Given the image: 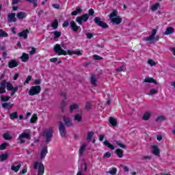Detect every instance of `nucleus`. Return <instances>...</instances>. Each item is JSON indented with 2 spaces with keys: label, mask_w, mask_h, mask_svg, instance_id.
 Masks as SVG:
<instances>
[{
  "label": "nucleus",
  "mask_w": 175,
  "mask_h": 175,
  "mask_svg": "<svg viewBox=\"0 0 175 175\" xmlns=\"http://www.w3.org/2000/svg\"><path fill=\"white\" fill-rule=\"evenodd\" d=\"M32 79V76L29 75L25 81L24 85L29 84V81Z\"/></svg>",
  "instance_id": "603ef678"
},
{
  "label": "nucleus",
  "mask_w": 175,
  "mask_h": 175,
  "mask_svg": "<svg viewBox=\"0 0 175 175\" xmlns=\"http://www.w3.org/2000/svg\"><path fill=\"white\" fill-rule=\"evenodd\" d=\"M16 17L18 20H24L27 17V13L25 12H19L16 14Z\"/></svg>",
  "instance_id": "aec40b11"
},
{
  "label": "nucleus",
  "mask_w": 175,
  "mask_h": 175,
  "mask_svg": "<svg viewBox=\"0 0 175 175\" xmlns=\"http://www.w3.org/2000/svg\"><path fill=\"white\" fill-rule=\"evenodd\" d=\"M10 118L12 119V120H14L16 118H18V113H17V112H14L12 113H10Z\"/></svg>",
  "instance_id": "ea45409f"
},
{
  "label": "nucleus",
  "mask_w": 175,
  "mask_h": 175,
  "mask_svg": "<svg viewBox=\"0 0 175 175\" xmlns=\"http://www.w3.org/2000/svg\"><path fill=\"white\" fill-rule=\"evenodd\" d=\"M43 174H44V165H43V163L40 162L37 175H43Z\"/></svg>",
  "instance_id": "a211bd4d"
},
{
  "label": "nucleus",
  "mask_w": 175,
  "mask_h": 175,
  "mask_svg": "<svg viewBox=\"0 0 175 175\" xmlns=\"http://www.w3.org/2000/svg\"><path fill=\"white\" fill-rule=\"evenodd\" d=\"M9 99H10V96H1V100L2 102H8V100H9Z\"/></svg>",
  "instance_id": "c03bdc74"
},
{
  "label": "nucleus",
  "mask_w": 175,
  "mask_h": 175,
  "mask_svg": "<svg viewBox=\"0 0 175 175\" xmlns=\"http://www.w3.org/2000/svg\"><path fill=\"white\" fill-rule=\"evenodd\" d=\"M64 125L68 127L73 126V122L72 119L68 116H64L63 118Z\"/></svg>",
  "instance_id": "1a4fd4ad"
},
{
  "label": "nucleus",
  "mask_w": 175,
  "mask_h": 175,
  "mask_svg": "<svg viewBox=\"0 0 175 175\" xmlns=\"http://www.w3.org/2000/svg\"><path fill=\"white\" fill-rule=\"evenodd\" d=\"M155 94H158V90L157 89H152L150 90V92L148 94V95H155Z\"/></svg>",
  "instance_id": "a18cd8bd"
},
{
  "label": "nucleus",
  "mask_w": 175,
  "mask_h": 175,
  "mask_svg": "<svg viewBox=\"0 0 175 175\" xmlns=\"http://www.w3.org/2000/svg\"><path fill=\"white\" fill-rule=\"evenodd\" d=\"M92 136H94V133H92V132H89L88 133V137H87V139L88 140V141H90V140H92Z\"/></svg>",
  "instance_id": "5fc2aeb1"
},
{
  "label": "nucleus",
  "mask_w": 175,
  "mask_h": 175,
  "mask_svg": "<svg viewBox=\"0 0 175 175\" xmlns=\"http://www.w3.org/2000/svg\"><path fill=\"white\" fill-rule=\"evenodd\" d=\"M21 59L22 60V62H27V61L29 59V55L23 53L21 57Z\"/></svg>",
  "instance_id": "393cba45"
},
{
  "label": "nucleus",
  "mask_w": 175,
  "mask_h": 175,
  "mask_svg": "<svg viewBox=\"0 0 175 175\" xmlns=\"http://www.w3.org/2000/svg\"><path fill=\"white\" fill-rule=\"evenodd\" d=\"M94 23L96 25L103 28V29H107V28H109L107 23L102 21V19L98 16L94 18Z\"/></svg>",
  "instance_id": "39448f33"
},
{
  "label": "nucleus",
  "mask_w": 175,
  "mask_h": 175,
  "mask_svg": "<svg viewBox=\"0 0 175 175\" xmlns=\"http://www.w3.org/2000/svg\"><path fill=\"white\" fill-rule=\"evenodd\" d=\"M70 27L71 28L72 30L74 31V32H79V30L80 29V26H77V25L76 24V23L75 21H71L70 23Z\"/></svg>",
  "instance_id": "2eb2a0df"
},
{
  "label": "nucleus",
  "mask_w": 175,
  "mask_h": 175,
  "mask_svg": "<svg viewBox=\"0 0 175 175\" xmlns=\"http://www.w3.org/2000/svg\"><path fill=\"white\" fill-rule=\"evenodd\" d=\"M40 83H42V80L40 79H36L34 81V83L36 85H39V84H40Z\"/></svg>",
  "instance_id": "0e129e2a"
},
{
  "label": "nucleus",
  "mask_w": 175,
  "mask_h": 175,
  "mask_svg": "<svg viewBox=\"0 0 175 175\" xmlns=\"http://www.w3.org/2000/svg\"><path fill=\"white\" fill-rule=\"evenodd\" d=\"M53 51L55 54H57V55H68H68H72V54H73V51H68L66 52V51L62 49V48H61V45L59 44L54 46Z\"/></svg>",
  "instance_id": "f257e3e1"
},
{
  "label": "nucleus",
  "mask_w": 175,
  "mask_h": 175,
  "mask_svg": "<svg viewBox=\"0 0 175 175\" xmlns=\"http://www.w3.org/2000/svg\"><path fill=\"white\" fill-rule=\"evenodd\" d=\"M94 13H95V12L94 11V9H92V8L90 9L88 11L89 16H94Z\"/></svg>",
  "instance_id": "680f3d73"
},
{
  "label": "nucleus",
  "mask_w": 175,
  "mask_h": 175,
  "mask_svg": "<svg viewBox=\"0 0 175 175\" xmlns=\"http://www.w3.org/2000/svg\"><path fill=\"white\" fill-rule=\"evenodd\" d=\"M166 120V118L163 116H158L156 119V122H158L159 121H165Z\"/></svg>",
  "instance_id": "8fccbe9b"
},
{
  "label": "nucleus",
  "mask_w": 175,
  "mask_h": 175,
  "mask_svg": "<svg viewBox=\"0 0 175 175\" xmlns=\"http://www.w3.org/2000/svg\"><path fill=\"white\" fill-rule=\"evenodd\" d=\"M69 26V22L68 21H64V23L62 24L63 28H66V27Z\"/></svg>",
  "instance_id": "e2e57ef3"
},
{
  "label": "nucleus",
  "mask_w": 175,
  "mask_h": 175,
  "mask_svg": "<svg viewBox=\"0 0 175 175\" xmlns=\"http://www.w3.org/2000/svg\"><path fill=\"white\" fill-rule=\"evenodd\" d=\"M8 157H9V154L8 152L0 154V161L1 162H3V161H6V159H8Z\"/></svg>",
  "instance_id": "c85d7f7f"
},
{
  "label": "nucleus",
  "mask_w": 175,
  "mask_h": 175,
  "mask_svg": "<svg viewBox=\"0 0 175 175\" xmlns=\"http://www.w3.org/2000/svg\"><path fill=\"white\" fill-rule=\"evenodd\" d=\"M1 50H4V51H3V57L4 58H6V56L8 55V50L5 49V47H4V46L1 47Z\"/></svg>",
  "instance_id": "6e6d98bb"
},
{
  "label": "nucleus",
  "mask_w": 175,
  "mask_h": 175,
  "mask_svg": "<svg viewBox=\"0 0 175 175\" xmlns=\"http://www.w3.org/2000/svg\"><path fill=\"white\" fill-rule=\"evenodd\" d=\"M116 153L119 158H122V157H124V150L122 149H117Z\"/></svg>",
  "instance_id": "7c9ffc66"
},
{
  "label": "nucleus",
  "mask_w": 175,
  "mask_h": 175,
  "mask_svg": "<svg viewBox=\"0 0 175 175\" xmlns=\"http://www.w3.org/2000/svg\"><path fill=\"white\" fill-rule=\"evenodd\" d=\"M12 107H13V104L10 103H3L2 104L3 109H12Z\"/></svg>",
  "instance_id": "c756f323"
},
{
  "label": "nucleus",
  "mask_w": 175,
  "mask_h": 175,
  "mask_svg": "<svg viewBox=\"0 0 175 175\" xmlns=\"http://www.w3.org/2000/svg\"><path fill=\"white\" fill-rule=\"evenodd\" d=\"M65 106H66V101L63 100L60 104L62 111H64V110H65Z\"/></svg>",
  "instance_id": "09e8293b"
},
{
  "label": "nucleus",
  "mask_w": 175,
  "mask_h": 175,
  "mask_svg": "<svg viewBox=\"0 0 175 175\" xmlns=\"http://www.w3.org/2000/svg\"><path fill=\"white\" fill-rule=\"evenodd\" d=\"M54 133V129L53 127H50L47 131L44 132V136L46 137V143L49 144L51 142V137H53V134Z\"/></svg>",
  "instance_id": "7ed1b4c3"
},
{
  "label": "nucleus",
  "mask_w": 175,
  "mask_h": 175,
  "mask_svg": "<svg viewBox=\"0 0 175 175\" xmlns=\"http://www.w3.org/2000/svg\"><path fill=\"white\" fill-rule=\"evenodd\" d=\"M59 131L62 137L66 136V127H65V124L62 122H59Z\"/></svg>",
  "instance_id": "6e6552de"
},
{
  "label": "nucleus",
  "mask_w": 175,
  "mask_h": 175,
  "mask_svg": "<svg viewBox=\"0 0 175 175\" xmlns=\"http://www.w3.org/2000/svg\"><path fill=\"white\" fill-rule=\"evenodd\" d=\"M7 87L8 91H12L13 90V85L10 82L5 81V88Z\"/></svg>",
  "instance_id": "c9c22d12"
},
{
  "label": "nucleus",
  "mask_w": 175,
  "mask_h": 175,
  "mask_svg": "<svg viewBox=\"0 0 175 175\" xmlns=\"http://www.w3.org/2000/svg\"><path fill=\"white\" fill-rule=\"evenodd\" d=\"M107 173H109V174H111V175H116L117 174V168L112 167L110 170L107 172Z\"/></svg>",
  "instance_id": "72a5a7b5"
},
{
  "label": "nucleus",
  "mask_w": 175,
  "mask_h": 175,
  "mask_svg": "<svg viewBox=\"0 0 175 175\" xmlns=\"http://www.w3.org/2000/svg\"><path fill=\"white\" fill-rule=\"evenodd\" d=\"M86 148H87V144H85V143L82 144L79 150V158H81V157H83V155H84V152L85 151Z\"/></svg>",
  "instance_id": "ddd939ff"
},
{
  "label": "nucleus",
  "mask_w": 175,
  "mask_h": 175,
  "mask_svg": "<svg viewBox=\"0 0 175 175\" xmlns=\"http://www.w3.org/2000/svg\"><path fill=\"white\" fill-rule=\"evenodd\" d=\"M159 8V3H157L154 5H152L150 9L152 12H155V10H158Z\"/></svg>",
  "instance_id": "4c0bfd02"
},
{
  "label": "nucleus",
  "mask_w": 175,
  "mask_h": 175,
  "mask_svg": "<svg viewBox=\"0 0 175 175\" xmlns=\"http://www.w3.org/2000/svg\"><path fill=\"white\" fill-rule=\"evenodd\" d=\"M53 39H57L58 38L61 37V31H55L53 32Z\"/></svg>",
  "instance_id": "58836bf2"
},
{
  "label": "nucleus",
  "mask_w": 175,
  "mask_h": 175,
  "mask_svg": "<svg viewBox=\"0 0 175 175\" xmlns=\"http://www.w3.org/2000/svg\"><path fill=\"white\" fill-rule=\"evenodd\" d=\"M20 65V62L16 59H12L8 62V68L13 69V68H17Z\"/></svg>",
  "instance_id": "9d476101"
},
{
  "label": "nucleus",
  "mask_w": 175,
  "mask_h": 175,
  "mask_svg": "<svg viewBox=\"0 0 175 175\" xmlns=\"http://www.w3.org/2000/svg\"><path fill=\"white\" fill-rule=\"evenodd\" d=\"M28 33H29V30H28V29H26L18 33V36H19V38H23V39H28Z\"/></svg>",
  "instance_id": "4468645a"
},
{
  "label": "nucleus",
  "mask_w": 175,
  "mask_h": 175,
  "mask_svg": "<svg viewBox=\"0 0 175 175\" xmlns=\"http://www.w3.org/2000/svg\"><path fill=\"white\" fill-rule=\"evenodd\" d=\"M40 91H42L40 85L31 86L29 90V95H30V96L38 95L40 94Z\"/></svg>",
  "instance_id": "20e7f679"
},
{
  "label": "nucleus",
  "mask_w": 175,
  "mask_h": 175,
  "mask_svg": "<svg viewBox=\"0 0 175 175\" xmlns=\"http://www.w3.org/2000/svg\"><path fill=\"white\" fill-rule=\"evenodd\" d=\"M8 33L5 32V31L0 29V38H8Z\"/></svg>",
  "instance_id": "79ce46f5"
},
{
  "label": "nucleus",
  "mask_w": 175,
  "mask_h": 175,
  "mask_svg": "<svg viewBox=\"0 0 175 175\" xmlns=\"http://www.w3.org/2000/svg\"><path fill=\"white\" fill-rule=\"evenodd\" d=\"M38 120V116L36 115V113H34L33 116H32V117H31V120H30V122L31 123V124H35V122H36V120Z\"/></svg>",
  "instance_id": "e433bc0d"
},
{
  "label": "nucleus",
  "mask_w": 175,
  "mask_h": 175,
  "mask_svg": "<svg viewBox=\"0 0 175 175\" xmlns=\"http://www.w3.org/2000/svg\"><path fill=\"white\" fill-rule=\"evenodd\" d=\"M57 61H58V58H57V57L50 59V62H53V64H55V62H57Z\"/></svg>",
  "instance_id": "69168bd1"
},
{
  "label": "nucleus",
  "mask_w": 175,
  "mask_h": 175,
  "mask_svg": "<svg viewBox=\"0 0 175 175\" xmlns=\"http://www.w3.org/2000/svg\"><path fill=\"white\" fill-rule=\"evenodd\" d=\"M8 23H16L17 21V18H16V13L11 12L8 15Z\"/></svg>",
  "instance_id": "f8f14e48"
},
{
  "label": "nucleus",
  "mask_w": 175,
  "mask_h": 175,
  "mask_svg": "<svg viewBox=\"0 0 175 175\" xmlns=\"http://www.w3.org/2000/svg\"><path fill=\"white\" fill-rule=\"evenodd\" d=\"M107 147H108V148H110L111 150H114V146L111 145L110 143H108L107 145Z\"/></svg>",
  "instance_id": "774afa93"
},
{
  "label": "nucleus",
  "mask_w": 175,
  "mask_h": 175,
  "mask_svg": "<svg viewBox=\"0 0 175 175\" xmlns=\"http://www.w3.org/2000/svg\"><path fill=\"white\" fill-rule=\"evenodd\" d=\"M115 144L120 147V148H126V146L120 142V141H115Z\"/></svg>",
  "instance_id": "37998d69"
},
{
  "label": "nucleus",
  "mask_w": 175,
  "mask_h": 175,
  "mask_svg": "<svg viewBox=\"0 0 175 175\" xmlns=\"http://www.w3.org/2000/svg\"><path fill=\"white\" fill-rule=\"evenodd\" d=\"M90 83L94 87H96V76L94 74H92L90 77Z\"/></svg>",
  "instance_id": "4be33fe9"
},
{
  "label": "nucleus",
  "mask_w": 175,
  "mask_h": 175,
  "mask_svg": "<svg viewBox=\"0 0 175 175\" xmlns=\"http://www.w3.org/2000/svg\"><path fill=\"white\" fill-rule=\"evenodd\" d=\"M38 166H39V161H36L34 163V166H33V168L35 170H36V169H38Z\"/></svg>",
  "instance_id": "338daca9"
},
{
  "label": "nucleus",
  "mask_w": 175,
  "mask_h": 175,
  "mask_svg": "<svg viewBox=\"0 0 175 175\" xmlns=\"http://www.w3.org/2000/svg\"><path fill=\"white\" fill-rule=\"evenodd\" d=\"M31 133L32 132L31 131V130H29L27 132L22 133L18 137V140H20L22 144L25 143V140L24 139H27V140H31Z\"/></svg>",
  "instance_id": "f03ea898"
},
{
  "label": "nucleus",
  "mask_w": 175,
  "mask_h": 175,
  "mask_svg": "<svg viewBox=\"0 0 175 175\" xmlns=\"http://www.w3.org/2000/svg\"><path fill=\"white\" fill-rule=\"evenodd\" d=\"M116 13H117V11L113 10L109 15V18L110 21H111V20H114V18H116V17H118V16H117V14H116Z\"/></svg>",
  "instance_id": "f704fd0d"
},
{
  "label": "nucleus",
  "mask_w": 175,
  "mask_h": 175,
  "mask_svg": "<svg viewBox=\"0 0 175 175\" xmlns=\"http://www.w3.org/2000/svg\"><path fill=\"white\" fill-rule=\"evenodd\" d=\"M150 117H151V113H150V112H146L144 114L143 120L144 121H148V120H150Z\"/></svg>",
  "instance_id": "473e14b6"
},
{
  "label": "nucleus",
  "mask_w": 175,
  "mask_h": 175,
  "mask_svg": "<svg viewBox=\"0 0 175 175\" xmlns=\"http://www.w3.org/2000/svg\"><path fill=\"white\" fill-rule=\"evenodd\" d=\"M109 124L112 125L113 127L117 126V119L113 117H110L109 120Z\"/></svg>",
  "instance_id": "a878e982"
},
{
  "label": "nucleus",
  "mask_w": 175,
  "mask_h": 175,
  "mask_svg": "<svg viewBox=\"0 0 175 175\" xmlns=\"http://www.w3.org/2000/svg\"><path fill=\"white\" fill-rule=\"evenodd\" d=\"M144 83H153V84H158V82L157 80L154 79L153 78L151 77H146L144 80Z\"/></svg>",
  "instance_id": "b1692460"
},
{
  "label": "nucleus",
  "mask_w": 175,
  "mask_h": 175,
  "mask_svg": "<svg viewBox=\"0 0 175 175\" xmlns=\"http://www.w3.org/2000/svg\"><path fill=\"white\" fill-rule=\"evenodd\" d=\"M8 146H9V144L7 142H4L2 144L0 145V150H6V147H8Z\"/></svg>",
  "instance_id": "a19ab883"
},
{
  "label": "nucleus",
  "mask_w": 175,
  "mask_h": 175,
  "mask_svg": "<svg viewBox=\"0 0 175 175\" xmlns=\"http://www.w3.org/2000/svg\"><path fill=\"white\" fill-rule=\"evenodd\" d=\"M74 121H75V122H81V121H83V117L81 116V115L77 113L74 116Z\"/></svg>",
  "instance_id": "5701e85b"
},
{
  "label": "nucleus",
  "mask_w": 175,
  "mask_h": 175,
  "mask_svg": "<svg viewBox=\"0 0 175 175\" xmlns=\"http://www.w3.org/2000/svg\"><path fill=\"white\" fill-rule=\"evenodd\" d=\"M126 70V68H125V66H122L116 69V72H125Z\"/></svg>",
  "instance_id": "49530a36"
},
{
  "label": "nucleus",
  "mask_w": 175,
  "mask_h": 175,
  "mask_svg": "<svg viewBox=\"0 0 175 175\" xmlns=\"http://www.w3.org/2000/svg\"><path fill=\"white\" fill-rule=\"evenodd\" d=\"M93 58L94 59H95L96 61H100L102 59H103V57L98 55H93Z\"/></svg>",
  "instance_id": "3c124183"
},
{
  "label": "nucleus",
  "mask_w": 175,
  "mask_h": 175,
  "mask_svg": "<svg viewBox=\"0 0 175 175\" xmlns=\"http://www.w3.org/2000/svg\"><path fill=\"white\" fill-rule=\"evenodd\" d=\"M6 92V81H2L0 83V94H5Z\"/></svg>",
  "instance_id": "f3484780"
},
{
  "label": "nucleus",
  "mask_w": 175,
  "mask_h": 175,
  "mask_svg": "<svg viewBox=\"0 0 175 175\" xmlns=\"http://www.w3.org/2000/svg\"><path fill=\"white\" fill-rule=\"evenodd\" d=\"M89 18H90V15H88V14H85L81 16L77 17L76 21L77 23H78V24H79V25H83V21L85 23L88 21Z\"/></svg>",
  "instance_id": "0eeeda50"
},
{
  "label": "nucleus",
  "mask_w": 175,
  "mask_h": 175,
  "mask_svg": "<svg viewBox=\"0 0 175 175\" xmlns=\"http://www.w3.org/2000/svg\"><path fill=\"white\" fill-rule=\"evenodd\" d=\"M43 16H44V11H43L42 10H40L38 12V16L39 17H43Z\"/></svg>",
  "instance_id": "052dcab7"
},
{
  "label": "nucleus",
  "mask_w": 175,
  "mask_h": 175,
  "mask_svg": "<svg viewBox=\"0 0 175 175\" xmlns=\"http://www.w3.org/2000/svg\"><path fill=\"white\" fill-rule=\"evenodd\" d=\"M111 23L113 24V25H118L122 23V18L118 16L114 18V19H111Z\"/></svg>",
  "instance_id": "dca6fc26"
},
{
  "label": "nucleus",
  "mask_w": 175,
  "mask_h": 175,
  "mask_svg": "<svg viewBox=\"0 0 175 175\" xmlns=\"http://www.w3.org/2000/svg\"><path fill=\"white\" fill-rule=\"evenodd\" d=\"M158 30L157 29H154L152 31V33L148 37L144 38L143 40H145L146 42H152V40L158 41L159 39L158 38H155V35H157V31Z\"/></svg>",
  "instance_id": "423d86ee"
},
{
  "label": "nucleus",
  "mask_w": 175,
  "mask_h": 175,
  "mask_svg": "<svg viewBox=\"0 0 175 175\" xmlns=\"http://www.w3.org/2000/svg\"><path fill=\"white\" fill-rule=\"evenodd\" d=\"M51 27H52V28L53 29H57V28H58V19H55L51 24Z\"/></svg>",
  "instance_id": "cd10ccee"
},
{
  "label": "nucleus",
  "mask_w": 175,
  "mask_h": 175,
  "mask_svg": "<svg viewBox=\"0 0 175 175\" xmlns=\"http://www.w3.org/2000/svg\"><path fill=\"white\" fill-rule=\"evenodd\" d=\"M79 109V105L77 104H74L70 106V113H73L75 110Z\"/></svg>",
  "instance_id": "2f4dec72"
},
{
  "label": "nucleus",
  "mask_w": 175,
  "mask_h": 175,
  "mask_svg": "<svg viewBox=\"0 0 175 175\" xmlns=\"http://www.w3.org/2000/svg\"><path fill=\"white\" fill-rule=\"evenodd\" d=\"M21 167V164H18L16 166H15L14 165H11V170H12V172H15V173H17V172H18V170H20Z\"/></svg>",
  "instance_id": "bb28decb"
},
{
  "label": "nucleus",
  "mask_w": 175,
  "mask_h": 175,
  "mask_svg": "<svg viewBox=\"0 0 175 175\" xmlns=\"http://www.w3.org/2000/svg\"><path fill=\"white\" fill-rule=\"evenodd\" d=\"M148 64L149 65H150V66H156L157 65V63H155V62H154V60L150 59L148 61Z\"/></svg>",
  "instance_id": "864d4df0"
},
{
  "label": "nucleus",
  "mask_w": 175,
  "mask_h": 175,
  "mask_svg": "<svg viewBox=\"0 0 175 175\" xmlns=\"http://www.w3.org/2000/svg\"><path fill=\"white\" fill-rule=\"evenodd\" d=\"M152 150L154 155L159 157L161 151L159 150V148H158V146L155 145L152 146Z\"/></svg>",
  "instance_id": "412c9836"
},
{
  "label": "nucleus",
  "mask_w": 175,
  "mask_h": 175,
  "mask_svg": "<svg viewBox=\"0 0 175 175\" xmlns=\"http://www.w3.org/2000/svg\"><path fill=\"white\" fill-rule=\"evenodd\" d=\"M172 33H174V27L170 26L166 28L163 35H172Z\"/></svg>",
  "instance_id": "6ab92c4d"
},
{
  "label": "nucleus",
  "mask_w": 175,
  "mask_h": 175,
  "mask_svg": "<svg viewBox=\"0 0 175 175\" xmlns=\"http://www.w3.org/2000/svg\"><path fill=\"white\" fill-rule=\"evenodd\" d=\"M85 109L86 110H91V103L90 102L86 103Z\"/></svg>",
  "instance_id": "13d9d810"
},
{
  "label": "nucleus",
  "mask_w": 175,
  "mask_h": 175,
  "mask_svg": "<svg viewBox=\"0 0 175 175\" xmlns=\"http://www.w3.org/2000/svg\"><path fill=\"white\" fill-rule=\"evenodd\" d=\"M29 54H31V55L36 54V49L35 47H31V50L29 51Z\"/></svg>",
  "instance_id": "4d7b16f0"
},
{
  "label": "nucleus",
  "mask_w": 175,
  "mask_h": 175,
  "mask_svg": "<svg viewBox=\"0 0 175 175\" xmlns=\"http://www.w3.org/2000/svg\"><path fill=\"white\" fill-rule=\"evenodd\" d=\"M3 139H5V140H11L12 139V136H10L9 133L3 134Z\"/></svg>",
  "instance_id": "de8ad7c7"
},
{
  "label": "nucleus",
  "mask_w": 175,
  "mask_h": 175,
  "mask_svg": "<svg viewBox=\"0 0 175 175\" xmlns=\"http://www.w3.org/2000/svg\"><path fill=\"white\" fill-rule=\"evenodd\" d=\"M110 157H111V153H110V152H107L104 154L103 158H110Z\"/></svg>",
  "instance_id": "bf43d9fd"
},
{
  "label": "nucleus",
  "mask_w": 175,
  "mask_h": 175,
  "mask_svg": "<svg viewBox=\"0 0 175 175\" xmlns=\"http://www.w3.org/2000/svg\"><path fill=\"white\" fill-rule=\"evenodd\" d=\"M49 152V150H47V146H44L40 152V161H43L44 158H46V155H47Z\"/></svg>",
  "instance_id": "9b49d317"
}]
</instances>
